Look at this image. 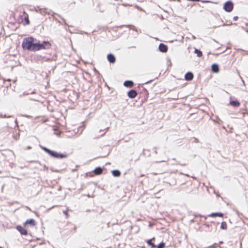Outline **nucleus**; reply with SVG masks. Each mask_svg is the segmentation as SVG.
Returning <instances> with one entry per match:
<instances>
[{
	"instance_id": "1",
	"label": "nucleus",
	"mask_w": 248,
	"mask_h": 248,
	"mask_svg": "<svg viewBox=\"0 0 248 248\" xmlns=\"http://www.w3.org/2000/svg\"><path fill=\"white\" fill-rule=\"evenodd\" d=\"M34 38L32 37H27L24 39L22 43V47L24 50H28L33 51V47L34 45Z\"/></svg>"
},
{
	"instance_id": "2",
	"label": "nucleus",
	"mask_w": 248,
	"mask_h": 248,
	"mask_svg": "<svg viewBox=\"0 0 248 248\" xmlns=\"http://www.w3.org/2000/svg\"><path fill=\"white\" fill-rule=\"evenodd\" d=\"M39 146L42 150H43L46 153H47L51 157L58 159H62L66 158L67 157V155L66 154L60 153L55 151L51 150L47 148L44 147L41 145Z\"/></svg>"
},
{
	"instance_id": "3",
	"label": "nucleus",
	"mask_w": 248,
	"mask_h": 248,
	"mask_svg": "<svg viewBox=\"0 0 248 248\" xmlns=\"http://www.w3.org/2000/svg\"><path fill=\"white\" fill-rule=\"evenodd\" d=\"M51 44L48 41H43L41 43L38 42L34 44L33 51L41 49H46L50 48Z\"/></svg>"
},
{
	"instance_id": "4",
	"label": "nucleus",
	"mask_w": 248,
	"mask_h": 248,
	"mask_svg": "<svg viewBox=\"0 0 248 248\" xmlns=\"http://www.w3.org/2000/svg\"><path fill=\"white\" fill-rule=\"evenodd\" d=\"M207 217L205 216L201 215H196L194 217L191 219V221L196 222L198 224L204 223Z\"/></svg>"
},
{
	"instance_id": "5",
	"label": "nucleus",
	"mask_w": 248,
	"mask_h": 248,
	"mask_svg": "<svg viewBox=\"0 0 248 248\" xmlns=\"http://www.w3.org/2000/svg\"><path fill=\"white\" fill-rule=\"evenodd\" d=\"M233 3L231 1H228L224 4L223 9L227 12H231L233 9Z\"/></svg>"
},
{
	"instance_id": "6",
	"label": "nucleus",
	"mask_w": 248,
	"mask_h": 248,
	"mask_svg": "<svg viewBox=\"0 0 248 248\" xmlns=\"http://www.w3.org/2000/svg\"><path fill=\"white\" fill-rule=\"evenodd\" d=\"M16 229L20 232L21 235H26L28 234V231L25 227L21 225H17L16 227Z\"/></svg>"
},
{
	"instance_id": "7",
	"label": "nucleus",
	"mask_w": 248,
	"mask_h": 248,
	"mask_svg": "<svg viewBox=\"0 0 248 248\" xmlns=\"http://www.w3.org/2000/svg\"><path fill=\"white\" fill-rule=\"evenodd\" d=\"M138 94L137 91L135 90L132 89L130 90L127 93L128 96L131 99L135 98Z\"/></svg>"
},
{
	"instance_id": "8",
	"label": "nucleus",
	"mask_w": 248,
	"mask_h": 248,
	"mask_svg": "<svg viewBox=\"0 0 248 248\" xmlns=\"http://www.w3.org/2000/svg\"><path fill=\"white\" fill-rule=\"evenodd\" d=\"M168 46L164 44L160 43L158 46V49L163 53L166 52L168 50Z\"/></svg>"
},
{
	"instance_id": "9",
	"label": "nucleus",
	"mask_w": 248,
	"mask_h": 248,
	"mask_svg": "<svg viewBox=\"0 0 248 248\" xmlns=\"http://www.w3.org/2000/svg\"><path fill=\"white\" fill-rule=\"evenodd\" d=\"M107 59H108V61L110 63H114L116 62V58H115V56L111 53H109L108 54Z\"/></svg>"
},
{
	"instance_id": "10",
	"label": "nucleus",
	"mask_w": 248,
	"mask_h": 248,
	"mask_svg": "<svg viewBox=\"0 0 248 248\" xmlns=\"http://www.w3.org/2000/svg\"><path fill=\"white\" fill-rule=\"evenodd\" d=\"M229 104L234 107H239L240 106V103L237 100H231Z\"/></svg>"
},
{
	"instance_id": "11",
	"label": "nucleus",
	"mask_w": 248,
	"mask_h": 248,
	"mask_svg": "<svg viewBox=\"0 0 248 248\" xmlns=\"http://www.w3.org/2000/svg\"><path fill=\"white\" fill-rule=\"evenodd\" d=\"M36 223L35 220L32 218L27 219L25 222V224H29L31 226H34L36 225Z\"/></svg>"
},
{
	"instance_id": "12",
	"label": "nucleus",
	"mask_w": 248,
	"mask_h": 248,
	"mask_svg": "<svg viewBox=\"0 0 248 248\" xmlns=\"http://www.w3.org/2000/svg\"><path fill=\"white\" fill-rule=\"evenodd\" d=\"M134 85V82L132 80H126L124 83V86L126 87L131 88Z\"/></svg>"
},
{
	"instance_id": "13",
	"label": "nucleus",
	"mask_w": 248,
	"mask_h": 248,
	"mask_svg": "<svg viewBox=\"0 0 248 248\" xmlns=\"http://www.w3.org/2000/svg\"><path fill=\"white\" fill-rule=\"evenodd\" d=\"M103 172V169L100 167H97L93 170V172L96 175H100Z\"/></svg>"
},
{
	"instance_id": "14",
	"label": "nucleus",
	"mask_w": 248,
	"mask_h": 248,
	"mask_svg": "<svg viewBox=\"0 0 248 248\" xmlns=\"http://www.w3.org/2000/svg\"><path fill=\"white\" fill-rule=\"evenodd\" d=\"M155 238L154 237L152 238V239H148L146 240V243L149 246H151L152 248H156V245L152 243V241L154 240Z\"/></svg>"
},
{
	"instance_id": "15",
	"label": "nucleus",
	"mask_w": 248,
	"mask_h": 248,
	"mask_svg": "<svg viewBox=\"0 0 248 248\" xmlns=\"http://www.w3.org/2000/svg\"><path fill=\"white\" fill-rule=\"evenodd\" d=\"M209 217H223V214L221 213H213L209 215Z\"/></svg>"
},
{
	"instance_id": "16",
	"label": "nucleus",
	"mask_w": 248,
	"mask_h": 248,
	"mask_svg": "<svg viewBox=\"0 0 248 248\" xmlns=\"http://www.w3.org/2000/svg\"><path fill=\"white\" fill-rule=\"evenodd\" d=\"M35 10L37 12L39 13L41 15H45L46 13V9H42L41 8L37 7Z\"/></svg>"
},
{
	"instance_id": "17",
	"label": "nucleus",
	"mask_w": 248,
	"mask_h": 248,
	"mask_svg": "<svg viewBox=\"0 0 248 248\" xmlns=\"http://www.w3.org/2000/svg\"><path fill=\"white\" fill-rule=\"evenodd\" d=\"M212 70L214 73H217L219 71V67L218 65L216 64H213L212 65Z\"/></svg>"
},
{
	"instance_id": "18",
	"label": "nucleus",
	"mask_w": 248,
	"mask_h": 248,
	"mask_svg": "<svg viewBox=\"0 0 248 248\" xmlns=\"http://www.w3.org/2000/svg\"><path fill=\"white\" fill-rule=\"evenodd\" d=\"M112 174L114 177H119L121 175V172L118 170H112Z\"/></svg>"
},
{
	"instance_id": "19",
	"label": "nucleus",
	"mask_w": 248,
	"mask_h": 248,
	"mask_svg": "<svg viewBox=\"0 0 248 248\" xmlns=\"http://www.w3.org/2000/svg\"><path fill=\"white\" fill-rule=\"evenodd\" d=\"M193 78V75L191 72H187L186 74V79L187 80H191Z\"/></svg>"
},
{
	"instance_id": "20",
	"label": "nucleus",
	"mask_w": 248,
	"mask_h": 248,
	"mask_svg": "<svg viewBox=\"0 0 248 248\" xmlns=\"http://www.w3.org/2000/svg\"><path fill=\"white\" fill-rule=\"evenodd\" d=\"M194 52H195V53H196L197 54V56L199 57H201L202 55V52L198 49H195Z\"/></svg>"
},
{
	"instance_id": "21",
	"label": "nucleus",
	"mask_w": 248,
	"mask_h": 248,
	"mask_svg": "<svg viewBox=\"0 0 248 248\" xmlns=\"http://www.w3.org/2000/svg\"><path fill=\"white\" fill-rule=\"evenodd\" d=\"M221 229H223V230H227V224L226 223V222L225 221H223L221 223Z\"/></svg>"
},
{
	"instance_id": "22",
	"label": "nucleus",
	"mask_w": 248,
	"mask_h": 248,
	"mask_svg": "<svg viewBox=\"0 0 248 248\" xmlns=\"http://www.w3.org/2000/svg\"><path fill=\"white\" fill-rule=\"evenodd\" d=\"M165 246V243L162 242L158 245H156V248H164Z\"/></svg>"
},
{
	"instance_id": "23",
	"label": "nucleus",
	"mask_w": 248,
	"mask_h": 248,
	"mask_svg": "<svg viewBox=\"0 0 248 248\" xmlns=\"http://www.w3.org/2000/svg\"><path fill=\"white\" fill-rule=\"evenodd\" d=\"M11 117V116L10 115H7L6 114H0V117L1 118H10Z\"/></svg>"
},
{
	"instance_id": "24",
	"label": "nucleus",
	"mask_w": 248,
	"mask_h": 248,
	"mask_svg": "<svg viewBox=\"0 0 248 248\" xmlns=\"http://www.w3.org/2000/svg\"><path fill=\"white\" fill-rule=\"evenodd\" d=\"M30 24V20L28 17H25V25H29Z\"/></svg>"
},
{
	"instance_id": "25",
	"label": "nucleus",
	"mask_w": 248,
	"mask_h": 248,
	"mask_svg": "<svg viewBox=\"0 0 248 248\" xmlns=\"http://www.w3.org/2000/svg\"><path fill=\"white\" fill-rule=\"evenodd\" d=\"M13 138L16 140H17L19 139V133H18L17 135H13Z\"/></svg>"
},
{
	"instance_id": "26",
	"label": "nucleus",
	"mask_w": 248,
	"mask_h": 248,
	"mask_svg": "<svg viewBox=\"0 0 248 248\" xmlns=\"http://www.w3.org/2000/svg\"><path fill=\"white\" fill-rule=\"evenodd\" d=\"M63 213L66 216V217H69V215H68L67 210L63 211Z\"/></svg>"
},
{
	"instance_id": "27",
	"label": "nucleus",
	"mask_w": 248,
	"mask_h": 248,
	"mask_svg": "<svg viewBox=\"0 0 248 248\" xmlns=\"http://www.w3.org/2000/svg\"><path fill=\"white\" fill-rule=\"evenodd\" d=\"M238 19V17L237 16H235L233 17V20L234 21H236Z\"/></svg>"
},
{
	"instance_id": "28",
	"label": "nucleus",
	"mask_w": 248,
	"mask_h": 248,
	"mask_svg": "<svg viewBox=\"0 0 248 248\" xmlns=\"http://www.w3.org/2000/svg\"><path fill=\"white\" fill-rule=\"evenodd\" d=\"M152 81H153L152 80H150L145 82L144 84H148L149 83H151Z\"/></svg>"
},
{
	"instance_id": "29",
	"label": "nucleus",
	"mask_w": 248,
	"mask_h": 248,
	"mask_svg": "<svg viewBox=\"0 0 248 248\" xmlns=\"http://www.w3.org/2000/svg\"><path fill=\"white\" fill-rule=\"evenodd\" d=\"M29 94V93H27L26 92H24L23 93V95H28Z\"/></svg>"
},
{
	"instance_id": "30",
	"label": "nucleus",
	"mask_w": 248,
	"mask_h": 248,
	"mask_svg": "<svg viewBox=\"0 0 248 248\" xmlns=\"http://www.w3.org/2000/svg\"><path fill=\"white\" fill-rule=\"evenodd\" d=\"M31 146H28V147H27V148H26V149H27V150H29V149H31Z\"/></svg>"
},
{
	"instance_id": "31",
	"label": "nucleus",
	"mask_w": 248,
	"mask_h": 248,
	"mask_svg": "<svg viewBox=\"0 0 248 248\" xmlns=\"http://www.w3.org/2000/svg\"><path fill=\"white\" fill-rule=\"evenodd\" d=\"M184 38V36H181V40H183Z\"/></svg>"
},
{
	"instance_id": "32",
	"label": "nucleus",
	"mask_w": 248,
	"mask_h": 248,
	"mask_svg": "<svg viewBox=\"0 0 248 248\" xmlns=\"http://www.w3.org/2000/svg\"><path fill=\"white\" fill-rule=\"evenodd\" d=\"M168 62L170 63V65H171V62H170V61L169 59H168Z\"/></svg>"
},
{
	"instance_id": "33",
	"label": "nucleus",
	"mask_w": 248,
	"mask_h": 248,
	"mask_svg": "<svg viewBox=\"0 0 248 248\" xmlns=\"http://www.w3.org/2000/svg\"><path fill=\"white\" fill-rule=\"evenodd\" d=\"M186 73L184 75V78L186 80Z\"/></svg>"
},
{
	"instance_id": "34",
	"label": "nucleus",
	"mask_w": 248,
	"mask_h": 248,
	"mask_svg": "<svg viewBox=\"0 0 248 248\" xmlns=\"http://www.w3.org/2000/svg\"><path fill=\"white\" fill-rule=\"evenodd\" d=\"M105 133H106L105 132L104 133H103V134H101V136H103L105 134Z\"/></svg>"
},
{
	"instance_id": "35",
	"label": "nucleus",
	"mask_w": 248,
	"mask_h": 248,
	"mask_svg": "<svg viewBox=\"0 0 248 248\" xmlns=\"http://www.w3.org/2000/svg\"><path fill=\"white\" fill-rule=\"evenodd\" d=\"M25 117H26L27 118H29V117H30V116H28V115H25Z\"/></svg>"
},
{
	"instance_id": "36",
	"label": "nucleus",
	"mask_w": 248,
	"mask_h": 248,
	"mask_svg": "<svg viewBox=\"0 0 248 248\" xmlns=\"http://www.w3.org/2000/svg\"><path fill=\"white\" fill-rule=\"evenodd\" d=\"M87 196H88V197H90V195H89V194H88V195H87Z\"/></svg>"
},
{
	"instance_id": "37",
	"label": "nucleus",
	"mask_w": 248,
	"mask_h": 248,
	"mask_svg": "<svg viewBox=\"0 0 248 248\" xmlns=\"http://www.w3.org/2000/svg\"><path fill=\"white\" fill-rule=\"evenodd\" d=\"M5 129L6 130H8V128H7V127H5Z\"/></svg>"
},
{
	"instance_id": "38",
	"label": "nucleus",
	"mask_w": 248,
	"mask_h": 248,
	"mask_svg": "<svg viewBox=\"0 0 248 248\" xmlns=\"http://www.w3.org/2000/svg\"><path fill=\"white\" fill-rule=\"evenodd\" d=\"M133 30H135V27L133 26Z\"/></svg>"
},
{
	"instance_id": "39",
	"label": "nucleus",
	"mask_w": 248,
	"mask_h": 248,
	"mask_svg": "<svg viewBox=\"0 0 248 248\" xmlns=\"http://www.w3.org/2000/svg\"><path fill=\"white\" fill-rule=\"evenodd\" d=\"M151 248H153L152 247Z\"/></svg>"
}]
</instances>
